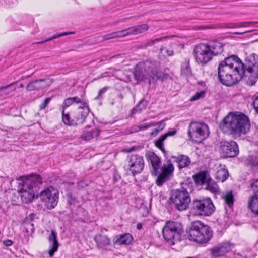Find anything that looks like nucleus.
<instances>
[{
  "label": "nucleus",
  "mask_w": 258,
  "mask_h": 258,
  "mask_svg": "<svg viewBox=\"0 0 258 258\" xmlns=\"http://www.w3.org/2000/svg\"><path fill=\"white\" fill-rule=\"evenodd\" d=\"M19 183L18 191L24 203L31 202L35 196L37 187L42 183L41 178L37 175L23 176L17 178Z\"/></svg>",
  "instance_id": "nucleus-6"
},
{
  "label": "nucleus",
  "mask_w": 258,
  "mask_h": 258,
  "mask_svg": "<svg viewBox=\"0 0 258 258\" xmlns=\"http://www.w3.org/2000/svg\"><path fill=\"white\" fill-rule=\"evenodd\" d=\"M100 134V130L98 128H95L91 130H85L81 137L83 140L89 141L93 138L98 137Z\"/></svg>",
  "instance_id": "nucleus-25"
},
{
  "label": "nucleus",
  "mask_w": 258,
  "mask_h": 258,
  "mask_svg": "<svg viewBox=\"0 0 258 258\" xmlns=\"http://www.w3.org/2000/svg\"><path fill=\"white\" fill-rule=\"evenodd\" d=\"M174 171V167L171 163L167 165H164L162 169V172L159 175L157 179V184L158 185H161L163 183L169 180L172 176Z\"/></svg>",
  "instance_id": "nucleus-19"
},
{
  "label": "nucleus",
  "mask_w": 258,
  "mask_h": 258,
  "mask_svg": "<svg viewBox=\"0 0 258 258\" xmlns=\"http://www.w3.org/2000/svg\"><path fill=\"white\" fill-rule=\"evenodd\" d=\"M220 127L225 133L239 137L249 131L250 123L247 116L243 114L236 115L230 113L224 118Z\"/></svg>",
  "instance_id": "nucleus-3"
},
{
  "label": "nucleus",
  "mask_w": 258,
  "mask_h": 258,
  "mask_svg": "<svg viewBox=\"0 0 258 258\" xmlns=\"http://www.w3.org/2000/svg\"><path fill=\"white\" fill-rule=\"evenodd\" d=\"M135 147H132L131 148H130V149L128 150L127 152H132L134 150Z\"/></svg>",
  "instance_id": "nucleus-51"
},
{
  "label": "nucleus",
  "mask_w": 258,
  "mask_h": 258,
  "mask_svg": "<svg viewBox=\"0 0 258 258\" xmlns=\"http://www.w3.org/2000/svg\"><path fill=\"white\" fill-rule=\"evenodd\" d=\"M223 51V44L215 41L207 44L197 45L194 49V56L198 63L205 65L210 61L214 56L221 54Z\"/></svg>",
  "instance_id": "nucleus-5"
},
{
  "label": "nucleus",
  "mask_w": 258,
  "mask_h": 258,
  "mask_svg": "<svg viewBox=\"0 0 258 258\" xmlns=\"http://www.w3.org/2000/svg\"><path fill=\"white\" fill-rule=\"evenodd\" d=\"M252 188L254 192L252 196H255L258 198V179L252 184Z\"/></svg>",
  "instance_id": "nucleus-37"
},
{
  "label": "nucleus",
  "mask_w": 258,
  "mask_h": 258,
  "mask_svg": "<svg viewBox=\"0 0 258 258\" xmlns=\"http://www.w3.org/2000/svg\"><path fill=\"white\" fill-rule=\"evenodd\" d=\"M166 38H167L166 37H160V38H156L155 39L147 40L146 41V43L145 44V47L152 46L157 42H158L159 41H161L165 40V39H166Z\"/></svg>",
  "instance_id": "nucleus-33"
},
{
  "label": "nucleus",
  "mask_w": 258,
  "mask_h": 258,
  "mask_svg": "<svg viewBox=\"0 0 258 258\" xmlns=\"http://www.w3.org/2000/svg\"><path fill=\"white\" fill-rule=\"evenodd\" d=\"M3 244L6 246V247H8V246H11L13 243V242L11 240H4L3 242Z\"/></svg>",
  "instance_id": "nucleus-43"
},
{
  "label": "nucleus",
  "mask_w": 258,
  "mask_h": 258,
  "mask_svg": "<svg viewBox=\"0 0 258 258\" xmlns=\"http://www.w3.org/2000/svg\"><path fill=\"white\" fill-rule=\"evenodd\" d=\"M146 157L149 163L152 166V174L155 176L157 175L158 171L161 165L160 158L154 152L151 151H148L146 153Z\"/></svg>",
  "instance_id": "nucleus-18"
},
{
  "label": "nucleus",
  "mask_w": 258,
  "mask_h": 258,
  "mask_svg": "<svg viewBox=\"0 0 258 258\" xmlns=\"http://www.w3.org/2000/svg\"><path fill=\"white\" fill-rule=\"evenodd\" d=\"M250 158L252 160V161L250 160L252 164L254 166L258 165V158L253 156L250 157Z\"/></svg>",
  "instance_id": "nucleus-42"
},
{
  "label": "nucleus",
  "mask_w": 258,
  "mask_h": 258,
  "mask_svg": "<svg viewBox=\"0 0 258 258\" xmlns=\"http://www.w3.org/2000/svg\"><path fill=\"white\" fill-rule=\"evenodd\" d=\"M175 131H170L163 135H162L156 142L155 146L160 149L163 152H165L164 148V141L167 138V137L174 135L175 134Z\"/></svg>",
  "instance_id": "nucleus-27"
},
{
  "label": "nucleus",
  "mask_w": 258,
  "mask_h": 258,
  "mask_svg": "<svg viewBox=\"0 0 258 258\" xmlns=\"http://www.w3.org/2000/svg\"><path fill=\"white\" fill-rule=\"evenodd\" d=\"M9 86H7L0 88V96H2L4 94L6 95L8 94V92H6V90Z\"/></svg>",
  "instance_id": "nucleus-41"
},
{
  "label": "nucleus",
  "mask_w": 258,
  "mask_h": 258,
  "mask_svg": "<svg viewBox=\"0 0 258 258\" xmlns=\"http://www.w3.org/2000/svg\"><path fill=\"white\" fill-rule=\"evenodd\" d=\"M232 249V245L228 242H223L218 244L211 249L214 257H221L230 252Z\"/></svg>",
  "instance_id": "nucleus-20"
},
{
  "label": "nucleus",
  "mask_w": 258,
  "mask_h": 258,
  "mask_svg": "<svg viewBox=\"0 0 258 258\" xmlns=\"http://www.w3.org/2000/svg\"><path fill=\"white\" fill-rule=\"evenodd\" d=\"M62 106V120L66 124L69 125H77L83 123L90 112L87 103L78 97L66 99Z\"/></svg>",
  "instance_id": "nucleus-2"
},
{
  "label": "nucleus",
  "mask_w": 258,
  "mask_h": 258,
  "mask_svg": "<svg viewBox=\"0 0 258 258\" xmlns=\"http://www.w3.org/2000/svg\"><path fill=\"white\" fill-rule=\"evenodd\" d=\"M225 27L228 28H236V23H228L225 25Z\"/></svg>",
  "instance_id": "nucleus-44"
},
{
  "label": "nucleus",
  "mask_w": 258,
  "mask_h": 258,
  "mask_svg": "<svg viewBox=\"0 0 258 258\" xmlns=\"http://www.w3.org/2000/svg\"><path fill=\"white\" fill-rule=\"evenodd\" d=\"M74 33L73 32L61 33H60L59 34H58V35H54V36H52V39H55L58 38L60 37L67 36V35H70V34H74Z\"/></svg>",
  "instance_id": "nucleus-40"
},
{
  "label": "nucleus",
  "mask_w": 258,
  "mask_h": 258,
  "mask_svg": "<svg viewBox=\"0 0 258 258\" xmlns=\"http://www.w3.org/2000/svg\"><path fill=\"white\" fill-rule=\"evenodd\" d=\"M145 166L144 159L138 155H132L128 157L127 167L133 175L140 173Z\"/></svg>",
  "instance_id": "nucleus-15"
},
{
  "label": "nucleus",
  "mask_w": 258,
  "mask_h": 258,
  "mask_svg": "<svg viewBox=\"0 0 258 258\" xmlns=\"http://www.w3.org/2000/svg\"><path fill=\"white\" fill-rule=\"evenodd\" d=\"M215 209L210 198L196 200L193 201L191 213L195 216H209L212 214Z\"/></svg>",
  "instance_id": "nucleus-8"
},
{
  "label": "nucleus",
  "mask_w": 258,
  "mask_h": 258,
  "mask_svg": "<svg viewBox=\"0 0 258 258\" xmlns=\"http://www.w3.org/2000/svg\"><path fill=\"white\" fill-rule=\"evenodd\" d=\"M142 228V225L141 223H138L137 225V228L138 229H141Z\"/></svg>",
  "instance_id": "nucleus-49"
},
{
  "label": "nucleus",
  "mask_w": 258,
  "mask_h": 258,
  "mask_svg": "<svg viewBox=\"0 0 258 258\" xmlns=\"http://www.w3.org/2000/svg\"><path fill=\"white\" fill-rule=\"evenodd\" d=\"M165 50L167 56H171L174 55V51L172 49H165Z\"/></svg>",
  "instance_id": "nucleus-46"
},
{
  "label": "nucleus",
  "mask_w": 258,
  "mask_h": 258,
  "mask_svg": "<svg viewBox=\"0 0 258 258\" xmlns=\"http://www.w3.org/2000/svg\"><path fill=\"white\" fill-rule=\"evenodd\" d=\"M155 122H152L151 123H144L142 124L141 125L134 126V131L135 132H138L141 130H147L150 127H152L155 126Z\"/></svg>",
  "instance_id": "nucleus-32"
},
{
  "label": "nucleus",
  "mask_w": 258,
  "mask_h": 258,
  "mask_svg": "<svg viewBox=\"0 0 258 258\" xmlns=\"http://www.w3.org/2000/svg\"><path fill=\"white\" fill-rule=\"evenodd\" d=\"M52 82L50 79H43L33 81L26 86L28 91L38 90L49 87Z\"/></svg>",
  "instance_id": "nucleus-21"
},
{
  "label": "nucleus",
  "mask_w": 258,
  "mask_h": 258,
  "mask_svg": "<svg viewBox=\"0 0 258 258\" xmlns=\"http://www.w3.org/2000/svg\"><path fill=\"white\" fill-rule=\"evenodd\" d=\"M94 239L99 249L102 251H108L111 249V241L107 235L98 234L95 236Z\"/></svg>",
  "instance_id": "nucleus-17"
},
{
  "label": "nucleus",
  "mask_w": 258,
  "mask_h": 258,
  "mask_svg": "<svg viewBox=\"0 0 258 258\" xmlns=\"http://www.w3.org/2000/svg\"><path fill=\"white\" fill-rule=\"evenodd\" d=\"M173 158L179 169L188 167L191 163L190 158L186 155H179Z\"/></svg>",
  "instance_id": "nucleus-24"
},
{
  "label": "nucleus",
  "mask_w": 258,
  "mask_h": 258,
  "mask_svg": "<svg viewBox=\"0 0 258 258\" xmlns=\"http://www.w3.org/2000/svg\"><path fill=\"white\" fill-rule=\"evenodd\" d=\"M253 23V22H236V28L247 27L251 26L252 25Z\"/></svg>",
  "instance_id": "nucleus-36"
},
{
  "label": "nucleus",
  "mask_w": 258,
  "mask_h": 258,
  "mask_svg": "<svg viewBox=\"0 0 258 258\" xmlns=\"http://www.w3.org/2000/svg\"><path fill=\"white\" fill-rule=\"evenodd\" d=\"M147 24H142L132 27L121 31L113 32L103 36V40H107L116 37H124L131 34H138L143 33L148 29Z\"/></svg>",
  "instance_id": "nucleus-13"
},
{
  "label": "nucleus",
  "mask_w": 258,
  "mask_h": 258,
  "mask_svg": "<svg viewBox=\"0 0 258 258\" xmlns=\"http://www.w3.org/2000/svg\"><path fill=\"white\" fill-rule=\"evenodd\" d=\"M248 205L252 212L258 216V198L255 196L250 197L248 199Z\"/></svg>",
  "instance_id": "nucleus-28"
},
{
  "label": "nucleus",
  "mask_w": 258,
  "mask_h": 258,
  "mask_svg": "<svg viewBox=\"0 0 258 258\" xmlns=\"http://www.w3.org/2000/svg\"><path fill=\"white\" fill-rule=\"evenodd\" d=\"M253 104L255 110L258 113V97L255 99Z\"/></svg>",
  "instance_id": "nucleus-45"
},
{
  "label": "nucleus",
  "mask_w": 258,
  "mask_h": 258,
  "mask_svg": "<svg viewBox=\"0 0 258 258\" xmlns=\"http://www.w3.org/2000/svg\"><path fill=\"white\" fill-rule=\"evenodd\" d=\"M133 237L129 233L116 235L113 239V243L118 245H129L133 241Z\"/></svg>",
  "instance_id": "nucleus-23"
},
{
  "label": "nucleus",
  "mask_w": 258,
  "mask_h": 258,
  "mask_svg": "<svg viewBox=\"0 0 258 258\" xmlns=\"http://www.w3.org/2000/svg\"><path fill=\"white\" fill-rule=\"evenodd\" d=\"M52 40H53V39H52V37H50L49 38H48V39H46L44 41L37 42V44H43V43H44L45 42H48V41Z\"/></svg>",
  "instance_id": "nucleus-47"
},
{
  "label": "nucleus",
  "mask_w": 258,
  "mask_h": 258,
  "mask_svg": "<svg viewBox=\"0 0 258 258\" xmlns=\"http://www.w3.org/2000/svg\"><path fill=\"white\" fill-rule=\"evenodd\" d=\"M155 123L156 124L155 126H157V127L155 128L151 133V135L153 136H156L159 132L162 131L165 127V123H164V120Z\"/></svg>",
  "instance_id": "nucleus-30"
},
{
  "label": "nucleus",
  "mask_w": 258,
  "mask_h": 258,
  "mask_svg": "<svg viewBox=\"0 0 258 258\" xmlns=\"http://www.w3.org/2000/svg\"><path fill=\"white\" fill-rule=\"evenodd\" d=\"M228 176V171L225 168V166L221 165H219L217 168L216 173V179L224 182L227 179Z\"/></svg>",
  "instance_id": "nucleus-26"
},
{
  "label": "nucleus",
  "mask_w": 258,
  "mask_h": 258,
  "mask_svg": "<svg viewBox=\"0 0 258 258\" xmlns=\"http://www.w3.org/2000/svg\"><path fill=\"white\" fill-rule=\"evenodd\" d=\"M195 180L198 184L203 186L204 188L212 193L217 194L219 193V188L216 182L212 179L208 174L204 172L200 173L195 176Z\"/></svg>",
  "instance_id": "nucleus-12"
},
{
  "label": "nucleus",
  "mask_w": 258,
  "mask_h": 258,
  "mask_svg": "<svg viewBox=\"0 0 258 258\" xmlns=\"http://www.w3.org/2000/svg\"><path fill=\"white\" fill-rule=\"evenodd\" d=\"M170 199L179 211L187 209L191 202L189 194L184 188L173 190Z\"/></svg>",
  "instance_id": "nucleus-11"
},
{
  "label": "nucleus",
  "mask_w": 258,
  "mask_h": 258,
  "mask_svg": "<svg viewBox=\"0 0 258 258\" xmlns=\"http://www.w3.org/2000/svg\"><path fill=\"white\" fill-rule=\"evenodd\" d=\"M164 49V48H161V51H162V50H163Z\"/></svg>",
  "instance_id": "nucleus-52"
},
{
  "label": "nucleus",
  "mask_w": 258,
  "mask_h": 258,
  "mask_svg": "<svg viewBox=\"0 0 258 258\" xmlns=\"http://www.w3.org/2000/svg\"><path fill=\"white\" fill-rule=\"evenodd\" d=\"M212 237L210 228L200 221L194 222L188 231L189 239L199 243H207Z\"/></svg>",
  "instance_id": "nucleus-7"
},
{
  "label": "nucleus",
  "mask_w": 258,
  "mask_h": 258,
  "mask_svg": "<svg viewBox=\"0 0 258 258\" xmlns=\"http://www.w3.org/2000/svg\"><path fill=\"white\" fill-rule=\"evenodd\" d=\"M40 196L46 204L47 207L51 209L54 208L57 204L58 200V191L56 189L49 186L42 191Z\"/></svg>",
  "instance_id": "nucleus-14"
},
{
  "label": "nucleus",
  "mask_w": 258,
  "mask_h": 258,
  "mask_svg": "<svg viewBox=\"0 0 258 258\" xmlns=\"http://www.w3.org/2000/svg\"><path fill=\"white\" fill-rule=\"evenodd\" d=\"M191 71L189 66V62L185 61L181 66V74L186 76L191 75Z\"/></svg>",
  "instance_id": "nucleus-31"
},
{
  "label": "nucleus",
  "mask_w": 258,
  "mask_h": 258,
  "mask_svg": "<svg viewBox=\"0 0 258 258\" xmlns=\"http://www.w3.org/2000/svg\"><path fill=\"white\" fill-rule=\"evenodd\" d=\"M248 31H244V32H234V34H237V35H242L246 32H247Z\"/></svg>",
  "instance_id": "nucleus-48"
},
{
  "label": "nucleus",
  "mask_w": 258,
  "mask_h": 258,
  "mask_svg": "<svg viewBox=\"0 0 258 258\" xmlns=\"http://www.w3.org/2000/svg\"><path fill=\"white\" fill-rule=\"evenodd\" d=\"M48 241L49 244V249L48 251V253L49 256L52 257L54 253L58 250L59 246L57 233L53 230H51V234L48 237Z\"/></svg>",
  "instance_id": "nucleus-22"
},
{
  "label": "nucleus",
  "mask_w": 258,
  "mask_h": 258,
  "mask_svg": "<svg viewBox=\"0 0 258 258\" xmlns=\"http://www.w3.org/2000/svg\"><path fill=\"white\" fill-rule=\"evenodd\" d=\"M182 232L183 229L180 223L175 221H167L162 229L164 238L167 242H171L172 245L174 244V241L180 239Z\"/></svg>",
  "instance_id": "nucleus-9"
},
{
  "label": "nucleus",
  "mask_w": 258,
  "mask_h": 258,
  "mask_svg": "<svg viewBox=\"0 0 258 258\" xmlns=\"http://www.w3.org/2000/svg\"><path fill=\"white\" fill-rule=\"evenodd\" d=\"M244 76L258 78V55L252 54L246 58L244 67L236 55H232L221 61L218 67V77L226 86H231L241 80Z\"/></svg>",
  "instance_id": "nucleus-1"
},
{
  "label": "nucleus",
  "mask_w": 258,
  "mask_h": 258,
  "mask_svg": "<svg viewBox=\"0 0 258 258\" xmlns=\"http://www.w3.org/2000/svg\"><path fill=\"white\" fill-rule=\"evenodd\" d=\"M51 100L50 98H46L44 101L40 104V109L41 110L44 109L47 106L48 104L49 103L50 101Z\"/></svg>",
  "instance_id": "nucleus-38"
},
{
  "label": "nucleus",
  "mask_w": 258,
  "mask_h": 258,
  "mask_svg": "<svg viewBox=\"0 0 258 258\" xmlns=\"http://www.w3.org/2000/svg\"><path fill=\"white\" fill-rule=\"evenodd\" d=\"M221 154L225 157H234L239 153L237 143L234 141L224 142L221 145Z\"/></svg>",
  "instance_id": "nucleus-16"
},
{
  "label": "nucleus",
  "mask_w": 258,
  "mask_h": 258,
  "mask_svg": "<svg viewBox=\"0 0 258 258\" xmlns=\"http://www.w3.org/2000/svg\"><path fill=\"white\" fill-rule=\"evenodd\" d=\"M147 105V102L145 100H142L140 101L139 104L134 109L133 111H141L142 110L145 109Z\"/></svg>",
  "instance_id": "nucleus-35"
},
{
  "label": "nucleus",
  "mask_w": 258,
  "mask_h": 258,
  "mask_svg": "<svg viewBox=\"0 0 258 258\" xmlns=\"http://www.w3.org/2000/svg\"><path fill=\"white\" fill-rule=\"evenodd\" d=\"M206 94L205 91H201L196 92L195 94L190 98V101H194L205 97Z\"/></svg>",
  "instance_id": "nucleus-34"
},
{
  "label": "nucleus",
  "mask_w": 258,
  "mask_h": 258,
  "mask_svg": "<svg viewBox=\"0 0 258 258\" xmlns=\"http://www.w3.org/2000/svg\"><path fill=\"white\" fill-rule=\"evenodd\" d=\"M209 134L208 125L204 123L191 122L188 130V135L190 140L200 143L205 140Z\"/></svg>",
  "instance_id": "nucleus-10"
},
{
  "label": "nucleus",
  "mask_w": 258,
  "mask_h": 258,
  "mask_svg": "<svg viewBox=\"0 0 258 258\" xmlns=\"http://www.w3.org/2000/svg\"><path fill=\"white\" fill-rule=\"evenodd\" d=\"M108 88L107 87H105L103 88H102L101 90H100L98 96L95 98V99H99L103 94L105 93L107 90H108Z\"/></svg>",
  "instance_id": "nucleus-39"
},
{
  "label": "nucleus",
  "mask_w": 258,
  "mask_h": 258,
  "mask_svg": "<svg viewBox=\"0 0 258 258\" xmlns=\"http://www.w3.org/2000/svg\"><path fill=\"white\" fill-rule=\"evenodd\" d=\"M29 226L31 227V230L33 231V224H27V228H29Z\"/></svg>",
  "instance_id": "nucleus-50"
},
{
  "label": "nucleus",
  "mask_w": 258,
  "mask_h": 258,
  "mask_svg": "<svg viewBox=\"0 0 258 258\" xmlns=\"http://www.w3.org/2000/svg\"><path fill=\"white\" fill-rule=\"evenodd\" d=\"M225 203L230 207H232L234 203V196L231 191L227 192L222 196Z\"/></svg>",
  "instance_id": "nucleus-29"
},
{
  "label": "nucleus",
  "mask_w": 258,
  "mask_h": 258,
  "mask_svg": "<svg viewBox=\"0 0 258 258\" xmlns=\"http://www.w3.org/2000/svg\"><path fill=\"white\" fill-rule=\"evenodd\" d=\"M134 77L137 81L148 80L150 83L151 80H163L166 78L167 76L160 71L158 62L147 60L145 62H139L136 65L134 72Z\"/></svg>",
  "instance_id": "nucleus-4"
}]
</instances>
